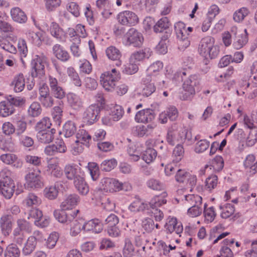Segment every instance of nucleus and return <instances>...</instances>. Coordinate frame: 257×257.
I'll return each instance as SVG.
<instances>
[{"instance_id":"nucleus-21","label":"nucleus","mask_w":257,"mask_h":257,"mask_svg":"<svg viewBox=\"0 0 257 257\" xmlns=\"http://www.w3.org/2000/svg\"><path fill=\"white\" fill-rule=\"evenodd\" d=\"M155 118V113L152 109H143L138 111L135 116V120L138 122L148 123Z\"/></svg>"},{"instance_id":"nucleus-1","label":"nucleus","mask_w":257,"mask_h":257,"mask_svg":"<svg viewBox=\"0 0 257 257\" xmlns=\"http://www.w3.org/2000/svg\"><path fill=\"white\" fill-rule=\"evenodd\" d=\"M168 143L172 146L176 144H183L185 141L190 142L192 140L191 133L185 128L178 129L174 124L168 130L167 136Z\"/></svg>"},{"instance_id":"nucleus-46","label":"nucleus","mask_w":257,"mask_h":257,"mask_svg":"<svg viewBox=\"0 0 257 257\" xmlns=\"http://www.w3.org/2000/svg\"><path fill=\"white\" fill-rule=\"evenodd\" d=\"M67 73L69 77L71 82L76 86L80 87L82 85V82L77 72L73 67L67 68Z\"/></svg>"},{"instance_id":"nucleus-14","label":"nucleus","mask_w":257,"mask_h":257,"mask_svg":"<svg viewBox=\"0 0 257 257\" xmlns=\"http://www.w3.org/2000/svg\"><path fill=\"white\" fill-rule=\"evenodd\" d=\"M49 84L51 93L55 98L62 99L65 97V92L56 78L49 76Z\"/></svg>"},{"instance_id":"nucleus-31","label":"nucleus","mask_w":257,"mask_h":257,"mask_svg":"<svg viewBox=\"0 0 257 257\" xmlns=\"http://www.w3.org/2000/svg\"><path fill=\"white\" fill-rule=\"evenodd\" d=\"M74 186L77 192L81 195H86L89 191V187L85 181V176L77 179L73 182Z\"/></svg>"},{"instance_id":"nucleus-17","label":"nucleus","mask_w":257,"mask_h":257,"mask_svg":"<svg viewBox=\"0 0 257 257\" xmlns=\"http://www.w3.org/2000/svg\"><path fill=\"white\" fill-rule=\"evenodd\" d=\"M165 228L167 233L175 232L177 234H180L183 231L182 224L177 221L176 218L169 217L166 222Z\"/></svg>"},{"instance_id":"nucleus-41","label":"nucleus","mask_w":257,"mask_h":257,"mask_svg":"<svg viewBox=\"0 0 257 257\" xmlns=\"http://www.w3.org/2000/svg\"><path fill=\"white\" fill-rule=\"evenodd\" d=\"M155 125L149 124L146 125H140L136 127V133L139 137H142L144 136H148L151 135L154 128Z\"/></svg>"},{"instance_id":"nucleus-47","label":"nucleus","mask_w":257,"mask_h":257,"mask_svg":"<svg viewBox=\"0 0 257 257\" xmlns=\"http://www.w3.org/2000/svg\"><path fill=\"white\" fill-rule=\"evenodd\" d=\"M83 221L80 220L78 221L75 218L69 222L70 225V234L72 236H76L81 230H82V225Z\"/></svg>"},{"instance_id":"nucleus-3","label":"nucleus","mask_w":257,"mask_h":257,"mask_svg":"<svg viewBox=\"0 0 257 257\" xmlns=\"http://www.w3.org/2000/svg\"><path fill=\"white\" fill-rule=\"evenodd\" d=\"M198 52L205 59H214L217 57L219 50L214 45V39L211 36L202 38L199 45Z\"/></svg>"},{"instance_id":"nucleus-38","label":"nucleus","mask_w":257,"mask_h":257,"mask_svg":"<svg viewBox=\"0 0 257 257\" xmlns=\"http://www.w3.org/2000/svg\"><path fill=\"white\" fill-rule=\"evenodd\" d=\"M127 151L132 161L136 162L140 159L142 150L139 146L134 144L130 145Z\"/></svg>"},{"instance_id":"nucleus-36","label":"nucleus","mask_w":257,"mask_h":257,"mask_svg":"<svg viewBox=\"0 0 257 257\" xmlns=\"http://www.w3.org/2000/svg\"><path fill=\"white\" fill-rule=\"evenodd\" d=\"M255 157L253 154L248 155L243 161V166L244 168L247 170V172L250 175H254L255 171L253 169L254 167H256Z\"/></svg>"},{"instance_id":"nucleus-48","label":"nucleus","mask_w":257,"mask_h":257,"mask_svg":"<svg viewBox=\"0 0 257 257\" xmlns=\"http://www.w3.org/2000/svg\"><path fill=\"white\" fill-rule=\"evenodd\" d=\"M40 97L49 95V89L46 83V77L38 78Z\"/></svg>"},{"instance_id":"nucleus-37","label":"nucleus","mask_w":257,"mask_h":257,"mask_svg":"<svg viewBox=\"0 0 257 257\" xmlns=\"http://www.w3.org/2000/svg\"><path fill=\"white\" fill-rule=\"evenodd\" d=\"M128 209L132 212H142L148 210V206L147 202L136 199L129 205Z\"/></svg>"},{"instance_id":"nucleus-43","label":"nucleus","mask_w":257,"mask_h":257,"mask_svg":"<svg viewBox=\"0 0 257 257\" xmlns=\"http://www.w3.org/2000/svg\"><path fill=\"white\" fill-rule=\"evenodd\" d=\"M249 14V11L247 8L242 7L234 12L233 19L235 22H241Z\"/></svg>"},{"instance_id":"nucleus-60","label":"nucleus","mask_w":257,"mask_h":257,"mask_svg":"<svg viewBox=\"0 0 257 257\" xmlns=\"http://www.w3.org/2000/svg\"><path fill=\"white\" fill-rule=\"evenodd\" d=\"M156 151L154 149L150 148L144 152L142 155V159L147 164H149L156 158Z\"/></svg>"},{"instance_id":"nucleus-8","label":"nucleus","mask_w":257,"mask_h":257,"mask_svg":"<svg viewBox=\"0 0 257 257\" xmlns=\"http://www.w3.org/2000/svg\"><path fill=\"white\" fill-rule=\"evenodd\" d=\"M143 40L142 34L135 28H132L124 35L123 43L126 46L139 47L142 45Z\"/></svg>"},{"instance_id":"nucleus-24","label":"nucleus","mask_w":257,"mask_h":257,"mask_svg":"<svg viewBox=\"0 0 257 257\" xmlns=\"http://www.w3.org/2000/svg\"><path fill=\"white\" fill-rule=\"evenodd\" d=\"M56 130L52 128L44 132H38L36 138L39 142L46 144L52 142L54 139Z\"/></svg>"},{"instance_id":"nucleus-50","label":"nucleus","mask_w":257,"mask_h":257,"mask_svg":"<svg viewBox=\"0 0 257 257\" xmlns=\"http://www.w3.org/2000/svg\"><path fill=\"white\" fill-rule=\"evenodd\" d=\"M13 41L9 40L8 38H1L0 39V47L6 51L15 54L17 52V49L11 43Z\"/></svg>"},{"instance_id":"nucleus-5","label":"nucleus","mask_w":257,"mask_h":257,"mask_svg":"<svg viewBox=\"0 0 257 257\" xmlns=\"http://www.w3.org/2000/svg\"><path fill=\"white\" fill-rule=\"evenodd\" d=\"M174 28L178 39V48L180 50H184L190 44L188 31L191 32L193 28L189 27L186 29L185 24L181 22L176 23Z\"/></svg>"},{"instance_id":"nucleus-64","label":"nucleus","mask_w":257,"mask_h":257,"mask_svg":"<svg viewBox=\"0 0 257 257\" xmlns=\"http://www.w3.org/2000/svg\"><path fill=\"white\" fill-rule=\"evenodd\" d=\"M218 184V178L216 175H212L206 178L205 181V188L209 191L214 189Z\"/></svg>"},{"instance_id":"nucleus-23","label":"nucleus","mask_w":257,"mask_h":257,"mask_svg":"<svg viewBox=\"0 0 257 257\" xmlns=\"http://www.w3.org/2000/svg\"><path fill=\"white\" fill-rule=\"evenodd\" d=\"M80 201V197L76 194H70L65 198L61 204L62 210H65L71 209Z\"/></svg>"},{"instance_id":"nucleus-12","label":"nucleus","mask_w":257,"mask_h":257,"mask_svg":"<svg viewBox=\"0 0 257 257\" xmlns=\"http://www.w3.org/2000/svg\"><path fill=\"white\" fill-rule=\"evenodd\" d=\"M82 231L87 233H99L103 230V224L97 218L83 222Z\"/></svg>"},{"instance_id":"nucleus-35","label":"nucleus","mask_w":257,"mask_h":257,"mask_svg":"<svg viewBox=\"0 0 257 257\" xmlns=\"http://www.w3.org/2000/svg\"><path fill=\"white\" fill-rule=\"evenodd\" d=\"M48 171L51 173L52 175L57 178L62 175V172L60 167L58 166L57 159L52 158L49 161Z\"/></svg>"},{"instance_id":"nucleus-4","label":"nucleus","mask_w":257,"mask_h":257,"mask_svg":"<svg viewBox=\"0 0 257 257\" xmlns=\"http://www.w3.org/2000/svg\"><path fill=\"white\" fill-rule=\"evenodd\" d=\"M163 68V63L160 61H157L152 64L147 70V75L144 77V81L145 82L153 81L158 83L160 89L166 87L165 81L160 79V71Z\"/></svg>"},{"instance_id":"nucleus-57","label":"nucleus","mask_w":257,"mask_h":257,"mask_svg":"<svg viewBox=\"0 0 257 257\" xmlns=\"http://www.w3.org/2000/svg\"><path fill=\"white\" fill-rule=\"evenodd\" d=\"M184 154V149L182 144H177L173 152V162H179L183 158Z\"/></svg>"},{"instance_id":"nucleus-55","label":"nucleus","mask_w":257,"mask_h":257,"mask_svg":"<svg viewBox=\"0 0 257 257\" xmlns=\"http://www.w3.org/2000/svg\"><path fill=\"white\" fill-rule=\"evenodd\" d=\"M142 82L144 85L141 92L143 96L148 97L155 91L156 86H155L154 82H145L144 81V78L142 79Z\"/></svg>"},{"instance_id":"nucleus-6","label":"nucleus","mask_w":257,"mask_h":257,"mask_svg":"<svg viewBox=\"0 0 257 257\" xmlns=\"http://www.w3.org/2000/svg\"><path fill=\"white\" fill-rule=\"evenodd\" d=\"M120 79V74L115 68L102 73L100 77V84L103 88L109 92L115 90L116 83Z\"/></svg>"},{"instance_id":"nucleus-10","label":"nucleus","mask_w":257,"mask_h":257,"mask_svg":"<svg viewBox=\"0 0 257 257\" xmlns=\"http://www.w3.org/2000/svg\"><path fill=\"white\" fill-rule=\"evenodd\" d=\"M101 107L98 104H93L86 108L83 114L84 122L90 125L96 122L99 118Z\"/></svg>"},{"instance_id":"nucleus-52","label":"nucleus","mask_w":257,"mask_h":257,"mask_svg":"<svg viewBox=\"0 0 257 257\" xmlns=\"http://www.w3.org/2000/svg\"><path fill=\"white\" fill-rule=\"evenodd\" d=\"M14 109L9 104L8 101H2L0 102V116L6 117L14 113Z\"/></svg>"},{"instance_id":"nucleus-2","label":"nucleus","mask_w":257,"mask_h":257,"mask_svg":"<svg viewBox=\"0 0 257 257\" xmlns=\"http://www.w3.org/2000/svg\"><path fill=\"white\" fill-rule=\"evenodd\" d=\"M178 75L181 78V80L184 81L183 84V89L185 92L181 99L182 100L190 99L195 94L196 87L200 84V78L197 75H191L188 77L184 78V76L186 75V72L185 71L178 73Z\"/></svg>"},{"instance_id":"nucleus-27","label":"nucleus","mask_w":257,"mask_h":257,"mask_svg":"<svg viewBox=\"0 0 257 257\" xmlns=\"http://www.w3.org/2000/svg\"><path fill=\"white\" fill-rule=\"evenodd\" d=\"M105 53L109 59L117 61L116 63L117 66H120L121 65V61L120 60L121 57V53L117 48L111 46L106 49Z\"/></svg>"},{"instance_id":"nucleus-63","label":"nucleus","mask_w":257,"mask_h":257,"mask_svg":"<svg viewBox=\"0 0 257 257\" xmlns=\"http://www.w3.org/2000/svg\"><path fill=\"white\" fill-rule=\"evenodd\" d=\"M134 253V246L129 239H125V244L123 249V254L124 257H132Z\"/></svg>"},{"instance_id":"nucleus-29","label":"nucleus","mask_w":257,"mask_h":257,"mask_svg":"<svg viewBox=\"0 0 257 257\" xmlns=\"http://www.w3.org/2000/svg\"><path fill=\"white\" fill-rule=\"evenodd\" d=\"M53 51L56 57L63 62L68 61L70 58L68 52L60 44H55L53 47Z\"/></svg>"},{"instance_id":"nucleus-16","label":"nucleus","mask_w":257,"mask_h":257,"mask_svg":"<svg viewBox=\"0 0 257 257\" xmlns=\"http://www.w3.org/2000/svg\"><path fill=\"white\" fill-rule=\"evenodd\" d=\"M49 32L51 35L60 42H65L67 37L66 33L56 22L51 23Z\"/></svg>"},{"instance_id":"nucleus-33","label":"nucleus","mask_w":257,"mask_h":257,"mask_svg":"<svg viewBox=\"0 0 257 257\" xmlns=\"http://www.w3.org/2000/svg\"><path fill=\"white\" fill-rule=\"evenodd\" d=\"M0 226L3 233L5 235H8L12 227L11 216L9 215L2 216L0 219Z\"/></svg>"},{"instance_id":"nucleus-39","label":"nucleus","mask_w":257,"mask_h":257,"mask_svg":"<svg viewBox=\"0 0 257 257\" xmlns=\"http://www.w3.org/2000/svg\"><path fill=\"white\" fill-rule=\"evenodd\" d=\"M67 99L70 105L74 109H78L83 106L82 100L74 93H69L67 95Z\"/></svg>"},{"instance_id":"nucleus-49","label":"nucleus","mask_w":257,"mask_h":257,"mask_svg":"<svg viewBox=\"0 0 257 257\" xmlns=\"http://www.w3.org/2000/svg\"><path fill=\"white\" fill-rule=\"evenodd\" d=\"M169 21L167 17H164L159 20L154 26V30L156 33H162L168 29Z\"/></svg>"},{"instance_id":"nucleus-44","label":"nucleus","mask_w":257,"mask_h":257,"mask_svg":"<svg viewBox=\"0 0 257 257\" xmlns=\"http://www.w3.org/2000/svg\"><path fill=\"white\" fill-rule=\"evenodd\" d=\"M219 208L221 210V217L222 218H228L233 214L235 208L233 205L226 203L219 206Z\"/></svg>"},{"instance_id":"nucleus-61","label":"nucleus","mask_w":257,"mask_h":257,"mask_svg":"<svg viewBox=\"0 0 257 257\" xmlns=\"http://www.w3.org/2000/svg\"><path fill=\"white\" fill-rule=\"evenodd\" d=\"M146 184L148 188L153 190L160 191L164 188L163 183L159 180L154 178L149 179L147 181Z\"/></svg>"},{"instance_id":"nucleus-15","label":"nucleus","mask_w":257,"mask_h":257,"mask_svg":"<svg viewBox=\"0 0 257 257\" xmlns=\"http://www.w3.org/2000/svg\"><path fill=\"white\" fill-rule=\"evenodd\" d=\"M78 210L66 212L64 210H55L54 211L55 218L60 222L69 224V222L76 216Z\"/></svg>"},{"instance_id":"nucleus-30","label":"nucleus","mask_w":257,"mask_h":257,"mask_svg":"<svg viewBox=\"0 0 257 257\" xmlns=\"http://www.w3.org/2000/svg\"><path fill=\"white\" fill-rule=\"evenodd\" d=\"M31 209L29 210V212H25L23 218L19 219L17 220V225L22 230H25L28 232H31V223L27 221L31 217Z\"/></svg>"},{"instance_id":"nucleus-13","label":"nucleus","mask_w":257,"mask_h":257,"mask_svg":"<svg viewBox=\"0 0 257 257\" xmlns=\"http://www.w3.org/2000/svg\"><path fill=\"white\" fill-rule=\"evenodd\" d=\"M46 57L41 54L36 55L33 60V69L35 71V77H45V66L46 64Z\"/></svg>"},{"instance_id":"nucleus-53","label":"nucleus","mask_w":257,"mask_h":257,"mask_svg":"<svg viewBox=\"0 0 257 257\" xmlns=\"http://www.w3.org/2000/svg\"><path fill=\"white\" fill-rule=\"evenodd\" d=\"M204 216L205 217V221L206 222L209 223L212 222L216 216L215 208L213 206L207 208V204L206 203L204 204Z\"/></svg>"},{"instance_id":"nucleus-34","label":"nucleus","mask_w":257,"mask_h":257,"mask_svg":"<svg viewBox=\"0 0 257 257\" xmlns=\"http://www.w3.org/2000/svg\"><path fill=\"white\" fill-rule=\"evenodd\" d=\"M11 15L13 20L20 23H24L27 20V17L25 13L19 8L15 7L11 11Z\"/></svg>"},{"instance_id":"nucleus-40","label":"nucleus","mask_w":257,"mask_h":257,"mask_svg":"<svg viewBox=\"0 0 257 257\" xmlns=\"http://www.w3.org/2000/svg\"><path fill=\"white\" fill-rule=\"evenodd\" d=\"M12 85L14 86V90L16 92L22 91L25 86V78L23 74H19L16 76L12 82Z\"/></svg>"},{"instance_id":"nucleus-18","label":"nucleus","mask_w":257,"mask_h":257,"mask_svg":"<svg viewBox=\"0 0 257 257\" xmlns=\"http://www.w3.org/2000/svg\"><path fill=\"white\" fill-rule=\"evenodd\" d=\"M0 160L5 164L12 165L16 168H21L23 165L22 162L18 158L17 156L11 153L1 155Z\"/></svg>"},{"instance_id":"nucleus-19","label":"nucleus","mask_w":257,"mask_h":257,"mask_svg":"<svg viewBox=\"0 0 257 257\" xmlns=\"http://www.w3.org/2000/svg\"><path fill=\"white\" fill-rule=\"evenodd\" d=\"M224 161L220 156H216L210 162L209 165H206L204 169L200 170V174H204L205 171L208 169H213L214 172H219L223 168Z\"/></svg>"},{"instance_id":"nucleus-45","label":"nucleus","mask_w":257,"mask_h":257,"mask_svg":"<svg viewBox=\"0 0 257 257\" xmlns=\"http://www.w3.org/2000/svg\"><path fill=\"white\" fill-rule=\"evenodd\" d=\"M20 250L16 244L11 243L6 248L4 252L5 257H20Z\"/></svg>"},{"instance_id":"nucleus-22","label":"nucleus","mask_w":257,"mask_h":257,"mask_svg":"<svg viewBox=\"0 0 257 257\" xmlns=\"http://www.w3.org/2000/svg\"><path fill=\"white\" fill-rule=\"evenodd\" d=\"M33 219L36 226L40 227H45L49 224V219L43 215L41 210L33 207Z\"/></svg>"},{"instance_id":"nucleus-32","label":"nucleus","mask_w":257,"mask_h":257,"mask_svg":"<svg viewBox=\"0 0 257 257\" xmlns=\"http://www.w3.org/2000/svg\"><path fill=\"white\" fill-rule=\"evenodd\" d=\"M152 51L149 48H146L134 53L131 56V61L134 63L141 61L145 59H149L152 55Z\"/></svg>"},{"instance_id":"nucleus-54","label":"nucleus","mask_w":257,"mask_h":257,"mask_svg":"<svg viewBox=\"0 0 257 257\" xmlns=\"http://www.w3.org/2000/svg\"><path fill=\"white\" fill-rule=\"evenodd\" d=\"M51 126L50 120L48 117H44L35 126V130L38 132H44L49 130Z\"/></svg>"},{"instance_id":"nucleus-7","label":"nucleus","mask_w":257,"mask_h":257,"mask_svg":"<svg viewBox=\"0 0 257 257\" xmlns=\"http://www.w3.org/2000/svg\"><path fill=\"white\" fill-rule=\"evenodd\" d=\"M100 187L105 192H114L120 190L127 191L131 189L128 183H121L114 178H104L100 181Z\"/></svg>"},{"instance_id":"nucleus-51","label":"nucleus","mask_w":257,"mask_h":257,"mask_svg":"<svg viewBox=\"0 0 257 257\" xmlns=\"http://www.w3.org/2000/svg\"><path fill=\"white\" fill-rule=\"evenodd\" d=\"M76 131V127L72 121H67L63 126V134L66 138L72 136Z\"/></svg>"},{"instance_id":"nucleus-20","label":"nucleus","mask_w":257,"mask_h":257,"mask_svg":"<svg viewBox=\"0 0 257 257\" xmlns=\"http://www.w3.org/2000/svg\"><path fill=\"white\" fill-rule=\"evenodd\" d=\"M15 189L14 181H0V193L6 199H10L12 197Z\"/></svg>"},{"instance_id":"nucleus-25","label":"nucleus","mask_w":257,"mask_h":257,"mask_svg":"<svg viewBox=\"0 0 257 257\" xmlns=\"http://www.w3.org/2000/svg\"><path fill=\"white\" fill-rule=\"evenodd\" d=\"M14 29L7 22L0 20V38H8L11 41H16V38L11 34Z\"/></svg>"},{"instance_id":"nucleus-28","label":"nucleus","mask_w":257,"mask_h":257,"mask_svg":"<svg viewBox=\"0 0 257 257\" xmlns=\"http://www.w3.org/2000/svg\"><path fill=\"white\" fill-rule=\"evenodd\" d=\"M76 143H79L87 147H89L92 142L91 135L87 131L83 129H81L78 131L76 134Z\"/></svg>"},{"instance_id":"nucleus-9","label":"nucleus","mask_w":257,"mask_h":257,"mask_svg":"<svg viewBox=\"0 0 257 257\" xmlns=\"http://www.w3.org/2000/svg\"><path fill=\"white\" fill-rule=\"evenodd\" d=\"M117 19L119 24L128 27L135 26L139 22L138 16L131 11L120 12L117 16Z\"/></svg>"},{"instance_id":"nucleus-11","label":"nucleus","mask_w":257,"mask_h":257,"mask_svg":"<svg viewBox=\"0 0 257 257\" xmlns=\"http://www.w3.org/2000/svg\"><path fill=\"white\" fill-rule=\"evenodd\" d=\"M64 173L66 178L69 180H73V182L85 176L82 169L76 164H68L65 166Z\"/></svg>"},{"instance_id":"nucleus-56","label":"nucleus","mask_w":257,"mask_h":257,"mask_svg":"<svg viewBox=\"0 0 257 257\" xmlns=\"http://www.w3.org/2000/svg\"><path fill=\"white\" fill-rule=\"evenodd\" d=\"M88 169L93 181L97 180L100 174L99 169L98 165L94 162H89L87 165Z\"/></svg>"},{"instance_id":"nucleus-42","label":"nucleus","mask_w":257,"mask_h":257,"mask_svg":"<svg viewBox=\"0 0 257 257\" xmlns=\"http://www.w3.org/2000/svg\"><path fill=\"white\" fill-rule=\"evenodd\" d=\"M185 204L186 205L192 206L202 205V197L198 195L188 194L184 195Z\"/></svg>"},{"instance_id":"nucleus-59","label":"nucleus","mask_w":257,"mask_h":257,"mask_svg":"<svg viewBox=\"0 0 257 257\" xmlns=\"http://www.w3.org/2000/svg\"><path fill=\"white\" fill-rule=\"evenodd\" d=\"M248 42L247 30L244 29V33L241 34L237 40L234 42L233 46L236 49H239L244 46Z\"/></svg>"},{"instance_id":"nucleus-58","label":"nucleus","mask_w":257,"mask_h":257,"mask_svg":"<svg viewBox=\"0 0 257 257\" xmlns=\"http://www.w3.org/2000/svg\"><path fill=\"white\" fill-rule=\"evenodd\" d=\"M124 114V110L122 107L119 105L116 104L111 109L110 114L114 121L120 120Z\"/></svg>"},{"instance_id":"nucleus-26","label":"nucleus","mask_w":257,"mask_h":257,"mask_svg":"<svg viewBox=\"0 0 257 257\" xmlns=\"http://www.w3.org/2000/svg\"><path fill=\"white\" fill-rule=\"evenodd\" d=\"M167 196V193L164 192L159 195L154 196L149 203H147L148 210L150 208H158L162 205L166 204L167 200L166 198Z\"/></svg>"},{"instance_id":"nucleus-62","label":"nucleus","mask_w":257,"mask_h":257,"mask_svg":"<svg viewBox=\"0 0 257 257\" xmlns=\"http://www.w3.org/2000/svg\"><path fill=\"white\" fill-rule=\"evenodd\" d=\"M257 142V127L250 129L246 138V145L249 147L253 146Z\"/></svg>"}]
</instances>
